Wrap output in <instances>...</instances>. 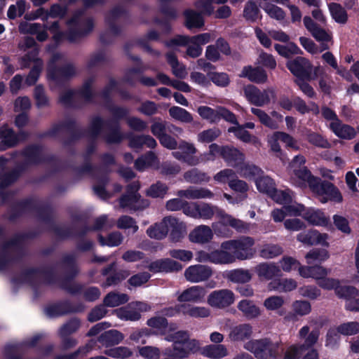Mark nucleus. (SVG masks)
Returning a JSON list of instances; mask_svg holds the SVG:
<instances>
[{"mask_svg": "<svg viewBox=\"0 0 359 359\" xmlns=\"http://www.w3.org/2000/svg\"><path fill=\"white\" fill-rule=\"evenodd\" d=\"M105 107L112 114V118L104 121L109 132L104 135V140L107 144H119L126 138L121 130L120 121L125 119L129 114V109L124 107L114 105L111 103L105 104Z\"/></svg>", "mask_w": 359, "mask_h": 359, "instance_id": "f257e3e1", "label": "nucleus"}, {"mask_svg": "<svg viewBox=\"0 0 359 359\" xmlns=\"http://www.w3.org/2000/svg\"><path fill=\"white\" fill-rule=\"evenodd\" d=\"M62 55L55 53L52 55L47 64V78L49 81L54 82L57 86L62 87L72 78L76 74L74 65L72 63H67L58 66L57 62L61 60Z\"/></svg>", "mask_w": 359, "mask_h": 359, "instance_id": "f03ea898", "label": "nucleus"}, {"mask_svg": "<svg viewBox=\"0 0 359 359\" xmlns=\"http://www.w3.org/2000/svg\"><path fill=\"white\" fill-rule=\"evenodd\" d=\"M61 263L67 268V270L65 276L59 281L60 288L72 295L81 293L83 289V285L74 282V278L79 273L75 255L74 254L65 255L62 258Z\"/></svg>", "mask_w": 359, "mask_h": 359, "instance_id": "7ed1b4c3", "label": "nucleus"}, {"mask_svg": "<svg viewBox=\"0 0 359 359\" xmlns=\"http://www.w3.org/2000/svg\"><path fill=\"white\" fill-rule=\"evenodd\" d=\"M43 147L39 144L27 145L21 151V155L25 158V162L13 169L18 174L19 177L27 170L28 165H37L44 163H52L56 161L53 154L45 156L43 154Z\"/></svg>", "mask_w": 359, "mask_h": 359, "instance_id": "20e7f679", "label": "nucleus"}, {"mask_svg": "<svg viewBox=\"0 0 359 359\" xmlns=\"http://www.w3.org/2000/svg\"><path fill=\"white\" fill-rule=\"evenodd\" d=\"M255 240L250 236H243L236 239H231L222 243L221 248L229 250L233 259L245 260L252 259L255 255L253 246Z\"/></svg>", "mask_w": 359, "mask_h": 359, "instance_id": "39448f33", "label": "nucleus"}, {"mask_svg": "<svg viewBox=\"0 0 359 359\" xmlns=\"http://www.w3.org/2000/svg\"><path fill=\"white\" fill-rule=\"evenodd\" d=\"M215 214L220 219V222L224 227L229 226L238 231L244 227L243 221L227 215L217 206L206 203H198L197 219H211Z\"/></svg>", "mask_w": 359, "mask_h": 359, "instance_id": "423d86ee", "label": "nucleus"}, {"mask_svg": "<svg viewBox=\"0 0 359 359\" xmlns=\"http://www.w3.org/2000/svg\"><path fill=\"white\" fill-rule=\"evenodd\" d=\"M208 155L211 156V160H215L218 155L232 168L241 167L245 161V154L231 145L219 146L216 143H212L209 146Z\"/></svg>", "mask_w": 359, "mask_h": 359, "instance_id": "0eeeda50", "label": "nucleus"}, {"mask_svg": "<svg viewBox=\"0 0 359 359\" xmlns=\"http://www.w3.org/2000/svg\"><path fill=\"white\" fill-rule=\"evenodd\" d=\"M244 348L252 353L257 359L277 358L279 344L269 338L250 340L244 344Z\"/></svg>", "mask_w": 359, "mask_h": 359, "instance_id": "6e6552de", "label": "nucleus"}, {"mask_svg": "<svg viewBox=\"0 0 359 359\" xmlns=\"http://www.w3.org/2000/svg\"><path fill=\"white\" fill-rule=\"evenodd\" d=\"M104 120L100 116H93L86 130V137L90 138L85 151L82 154L83 161H90L93 154L97 150L96 140L100 135L104 126Z\"/></svg>", "mask_w": 359, "mask_h": 359, "instance_id": "1a4fd4ad", "label": "nucleus"}, {"mask_svg": "<svg viewBox=\"0 0 359 359\" xmlns=\"http://www.w3.org/2000/svg\"><path fill=\"white\" fill-rule=\"evenodd\" d=\"M313 193L321 196V202L326 203L328 201L341 203L343 200L341 194L338 188L332 182L322 180L320 177L311 188Z\"/></svg>", "mask_w": 359, "mask_h": 359, "instance_id": "9d476101", "label": "nucleus"}, {"mask_svg": "<svg viewBox=\"0 0 359 359\" xmlns=\"http://www.w3.org/2000/svg\"><path fill=\"white\" fill-rule=\"evenodd\" d=\"M35 275L42 276L43 283L46 285L55 284L57 280L56 272L53 267H30L24 270L20 277L23 282L34 285Z\"/></svg>", "mask_w": 359, "mask_h": 359, "instance_id": "9b49d317", "label": "nucleus"}, {"mask_svg": "<svg viewBox=\"0 0 359 359\" xmlns=\"http://www.w3.org/2000/svg\"><path fill=\"white\" fill-rule=\"evenodd\" d=\"M288 70L301 81L310 80L313 72V65L310 60L302 56H297L286 62Z\"/></svg>", "mask_w": 359, "mask_h": 359, "instance_id": "f8f14e48", "label": "nucleus"}, {"mask_svg": "<svg viewBox=\"0 0 359 359\" xmlns=\"http://www.w3.org/2000/svg\"><path fill=\"white\" fill-rule=\"evenodd\" d=\"M83 309V304L73 305L69 300L65 299L48 305L45 308V312L50 318H57L70 313L82 312Z\"/></svg>", "mask_w": 359, "mask_h": 359, "instance_id": "ddd939ff", "label": "nucleus"}, {"mask_svg": "<svg viewBox=\"0 0 359 359\" xmlns=\"http://www.w3.org/2000/svg\"><path fill=\"white\" fill-rule=\"evenodd\" d=\"M34 207V198L32 197L25 198L16 201L11 204L8 210V219L11 222L22 217L27 212L32 210Z\"/></svg>", "mask_w": 359, "mask_h": 359, "instance_id": "4468645a", "label": "nucleus"}, {"mask_svg": "<svg viewBox=\"0 0 359 359\" xmlns=\"http://www.w3.org/2000/svg\"><path fill=\"white\" fill-rule=\"evenodd\" d=\"M233 292L228 289H222L212 292L208 298V304L213 307L224 309L234 302Z\"/></svg>", "mask_w": 359, "mask_h": 359, "instance_id": "2eb2a0df", "label": "nucleus"}, {"mask_svg": "<svg viewBox=\"0 0 359 359\" xmlns=\"http://www.w3.org/2000/svg\"><path fill=\"white\" fill-rule=\"evenodd\" d=\"M36 55V53L30 52L22 57L24 62H33L34 63L25 79V83L29 86H34L37 82L43 69V60L37 57Z\"/></svg>", "mask_w": 359, "mask_h": 359, "instance_id": "dca6fc26", "label": "nucleus"}, {"mask_svg": "<svg viewBox=\"0 0 359 359\" xmlns=\"http://www.w3.org/2000/svg\"><path fill=\"white\" fill-rule=\"evenodd\" d=\"M147 269L154 273H170L181 271L182 265L177 261L169 258H164L151 262L147 266Z\"/></svg>", "mask_w": 359, "mask_h": 359, "instance_id": "f3484780", "label": "nucleus"}, {"mask_svg": "<svg viewBox=\"0 0 359 359\" xmlns=\"http://www.w3.org/2000/svg\"><path fill=\"white\" fill-rule=\"evenodd\" d=\"M199 261H208L214 264H231L234 262L233 256L229 250H215L210 252H200Z\"/></svg>", "mask_w": 359, "mask_h": 359, "instance_id": "a211bd4d", "label": "nucleus"}, {"mask_svg": "<svg viewBox=\"0 0 359 359\" xmlns=\"http://www.w3.org/2000/svg\"><path fill=\"white\" fill-rule=\"evenodd\" d=\"M243 93L248 101L257 107L264 106L270 100L266 91L262 92L257 87L252 84L245 86Z\"/></svg>", "mask_w": 359, "mask_h": 359, "instance_id": "6ab92c4d", "label": "nucleus"}, {"mask_svg": "<svg viewBox=\"0 0 359 359\" xmlns=\"http://www.w3.org/2000/svg\"><path fill=\"white\" fill-rule=\"evenodd\" d=\"M327 238V234L320 233L318 231L315 229L304 231L299 233L297 236V241L304 245H313L320 244L325 247L329 245L328 243L326 241Z\"/></svg>", "mask_w": 359, "mask_h": 359, "instance_id": "aec40b11", "label": "nucleus"}, {"mask_svg": "<svg viewBox=\"0 0 359 359\" xmlns=\"http://www.w3.org/2000/svg\"><path fill=\"white\" fill-rule=\"evenodd\" d=\"M212 275V270L208 266L196 264L189 266L184 272L187 280L198 283L208 280Z\"/></svg>", "mask_w": 359, "mask_h": 359, "instance_id": "412c9836", "label": "nucleus"}, {"mask_svg": "<svg viewBox=\"0 0 359 359\" xmlns=\"http://www.w3.org/2000/svg\"><path fill=\"white\" fill-rule=\"evenodd\" d=\"M81 25L83 27V29H79L77 27H70L66 32V39L69 42H75L78 39H82L88 35L94 28V22L93 18H87L82 20Z\"/></svg>", "mask_w": 359, "mask_h": 359, "instance_id": "4be33fe9", "label": "nucleus"}, {"mask_svg": "<svg viewBox=\"0 0 359 359\" xmlns=\"http://www.w3.org/2000/svg\"><path fill=\"white\" fill-rule=\"evenodd\" d=\"M255 270L261 280H274L282 276L280 268L275 263H260L255 266Z\"/></svg>", "mask_w": 359, "mask_h": 359, "instance_id": "5701e85b", "label": "nucleus"}, {"mask_svg": "<svg viewBox=\"0 0 359 359\" xmlns=\"http://www.w3.org/2000/svg\"><path fill=\"white\" fill-rule=\"evenodd\" d=\"M328 271L319 265L312 266V271H311L310 278H313L317 280V284L319 287L324 290H330L334 287L333 283L337 281L335 278H327Z\"/></svg>", "mask_w": 359, "mask_h": 359, "instance_id": "b1692460", "label": "nucleus"}, {"mask_svg": "<svg viewBox=\"0 0 359 359\" xmlns=\"http://www.w3.org/2000/svg\"><path fill=\"white\" fill-rule=\"evenodd\" d=\"M18 135L15 130L6 125L0 128V151L14 148L19 144Z\"/></svg>", "mask_w": 359, "mask_h": 359, "instance_id": "393cba45", "label": "nucleus"}, {"mask_svg": "<svg viewBox=\"0 0 359 359\" xmlns=\"http://www.w3.org/2000/svg\"><path fill=\"white\" fill-rule=\"evenodd\" d=\"M302 217L313 225L327 226L330 224V218L318 209L306 208Z\"/></svg>", "mask_w": 359, "mask_h": 359, "instance_id": "a878e982", "label": "nucleus"}, {"mask_svg": "<svg viewBox=\"0 0 359 359\" xmlns=\"http://www.w3.org/2000/svg\"><path fill=\"white\" fill-rule=\"evenodd\" d=\"M240 77L247 78L251 82L256 83H264L268 79L266 72L262 67H252L250 65L243 68Z\"/></svg>", "mask_w": 359, "mask_h": 359, "instance_id": "bb28decb", "label": "nucleus"}, {"mask_svg": "<svg viewBox=\"0 0 359 359\" xmlns=\"http://www.w3.org/2000/svg\"><path fill=\"white\" fill-rule=\"evenodd\" d=\"M304 25L306 29L311 34L313 37L318 41H329L330 36L323 28L320 27L314 22L310 16H304Z\"/></svg>", "mask_w": 359, "mask_h": 359, "instance_id": "cd10ccee", "label": "nucleus"}, {"mask_svg": "<svg viewBox=\"0 0 359 359\" xmlns=\"http://www.w3.org/2000/svg\"><path fill=\"white\" fill-rule=\"evenodd\" d=\"M330 130L339 138L342 140H352L356 136V131L350 125L343 123L341 120L338 122L330 123Z\"/></svg>", "mask_w": 359, "mask_h": 359, "instance_id": "c85d7f7f", "label": "nucleus"}, {"mask_svg": "<svg viewBox=\"0 0 359 359\" xmlns=\"http://www.w3.org/2000/svg\"><path fill=\"white\" fill-rule=\"evenodd\" d=\"M119 205L123 208H128L136 211L147 208L149 203L147 200L141 199L140 197L123 194L119 198Z\"/></svg>", "mask_w": 359, "mask_h": 359, "instance_id": "c756f323", "label": "nucleus"}, {"mask_svg": "<svg viewBox=\"0 0 359 359\" xmlns=\"http://www.w3.org/2000/svg\"><path fill=\"white\" fill-rule=\"evenodd\" d=\"M177 196L180 198L184 197L187 199L212 198L214 196V194L207 188L190 187L187 189L179 190Z\"/></svg>", "mask_w": 359, "mask_h": 359, "instance_id": "7c9ffc66", "label": "nucleus"}, {"mask_svg": "<svg viewBox=\"0 0 359 359\" xmlns=\"http://www.w3.org/2000/svg\"><path fill=\"white\" fill-rule=\"evenodd\" d=\"M184 26L189 30L200 29L205 25L204 18L201 13L192 9H186L183 13Z\"/></svg>", "mask_w": 359, "mask_h": 359, "instance_id": "2f4dec72", "label": "nucleus"}, {"mask_svg": "<svg viewBox=\"0 0 359 359\" xmlns=\"http://www.w3.org/2000/svg\"><path fill=\"white\" fill-rule=\"evenodd\" d=\"M170 231V238L173 242H178L184 237L183 225L175 217H168L163 219Z\"/></svg>", "mask_w": 359, "mask_h": 359, "instance_id": "473e14b6", "label": "nucleus"}, {"mask_svg": "<svg viewBox=\"0 0 359 359\" xmlns=\"http://www.w3.org/2000/svg\"><path fill=\"white\" fill-rule=\"evenodd\" d=\"M213 237V233L210 227L206 225H201L195 228L189 234L191 242L197 243H207Z\"/></svg>", "mask_w": 359, "mask_h": 359, "instance_id": "72a5a7b5", "label": "nucleus"}, {"mask_svg": "<svg viewBox=\"0 0 359 359\" xmlns=\"http://www.w3.org/2000/svg\"><path fill=\"white\" fill-rule=\"evenodd\" d=\"M205 295L203 287L196 285L192 286L184 290L177 297L180 302H200Z\"/></svg>", "mask_w": 359, "mask_h": 359, "instance_id": "f704fd0d", "label": "nucleus"}, {"mask_svg": "<svg viewBox=\"0 0 359 359\" xmlns=\"http://www.w3.org/2000/svg\"><path fill=\"white\" fill-rule=\"evenodd\" d=\"M200 350V343L195 339L190 338L182 346L174 348V352L177 358H187L191 354L196 353Z\"/></svg>", "mask_w": 359, "mask_h": 359, "instance_id": "c9c22d12", "label": "nucleus"}, {"mask_svg": "<svg viewBox=\"0 0 359 359\" xmlns=\"http://www.w3.org/2000/svg\"><path fill=\"white\" fill-rule=\"evenodd\" d=\"M238 309L243 313V316L248 320L257 318L261 314L259 308L250 299H242L237 305Z\"/></svg>", "mask_w": 359, "mask_h": 359, "instance_id": "e433bc0d", "label": "nucleus"}, {"mask_svg": "<svg viewBox=\"0 0 359 359\" xmlns=\"http://www.w3.org/2000/svg\"><path fill=\"white\" fill-rule=\"evenodd\" d=\"M124 339L123 334L116 330L105 331L98 337V341L105 347L118 344Z\"/></svg>", "mask_w": 359, "mask_h": 359, "instance_id": "4c0bfd02", "label": "nucleus"}, {"mask_svg": "<svg viewBox=\"0 0 359 359\" xmlns=\"http://www.w3.org/2000/svg\"><path fill=\"white\" fill-rule=\"evenodd\" d=\"M252 334V326L248 323H243L233 327L230 332L229 337L234 341H241L250 339Z\"/></svg>", "mask_w": 359, "mask_h": 359, "instance_id": "58836bf2", "label": "nucleus"}, {"mask_svg": "<svg viewBox=\"0 0 359 359\" xmlns=\"http://www.w3.org/2000/svg\"><path fill=\"white\" fill-rule=\"evenodd\" d=\"M259 6H262L261 4L258 6L254 0L248 1L243 8V18L250 22H255L258 20H262V15Z\"/></svg>", "mask_w": 359, "mask_h": 359, "instance_id": "ea45409f", "label": "nucleus"}, {"mask_svg": "<svg viewBox=\"0 0 359 359\" xmlns=\"http://www.w3.org/2000/svg\"><path fill=\"white\" fill-rule=\"evenodd\" d=\"M226 278L230 282L241 285L248 283L252 280V275L249 270L238 268L229 271Z\"/></svg>", "mask_w": 359, "mask_h": 359, "instance_id": "a19ab883", "label": "nucleus"}, {"mask_svg": "<svg viewBox=\"0 0 359 359\" xmlns=\"http://www.w3.org/2000/svg\"><path fill=\"white\" fill-rule=\"evenodd\" d=\"M95 82V77L90 76L86 79L81 86L77 89V95L83 98L87 103H92L95 97L93 90V85Z\"/></svg>", "mask_w": 359, "mask_h": 359, "instance_id": "79ce46f5", "label": "nucleus"}, {"mask_svg": "<svg viewBox=\"0 0 359 359\" xmlns=\"http://www.w3.org/2000/svg\"><path fill=\"white\" fill-rule=\"evenodd\" d=\"M335 280L337 282L333 283L334 287L329 290H334L335 294L339 298L349 301L358 294V291L355 287L351 285L342 286L340 285L339 280L335 278Z\"/></svg>", "mask_w": 359, "mask_h": 359, "instance_id": "37998d69", "label": "nucleus"}, {"mask_svg": "<svg viewBox=\"0 0 359 359\" xmlns=\"http://www.w3.org/2000/svg\"><path fill=\"white\" fill-rule=\"evenodd\" d=\"M74 118L66 119L59 123L54 124L52 128L43 133H39L38 137L45 138L47 137H55L58 133L62 130H72L74 126Z\"/></svg>", "mask_w": 359, "mask_h": 359, "instance_id": "c03bdc74", "label": "nucleus"}, {"mask_svg": "<svg viewBox=\"0 0 359 359\" xmlns=\"http://www.w3.org/2000/svg\"><path fill=\"white\" fill-rule=\"evenodd\" d=\"M327 6L332 18L336 22L344 25L348 22V13L340 4L332 2L328 4Z\"/></svg>", "mask_w": 359, "mask_h": 359, "instance_id": "a18cd8bd", "label": "nucleus"}, {"mask_svg": "<svg viewBox=\"0 0 359 359\" xmlns=\"http://www.w3.org/2000/svg\"><path fill=\"white\" fill-rule=\"evenodd\" d=\"M176 310L178 313H182L184 315H189L194 318L208 317L210 314L209 311L204 307H191L190 305L186 304H177Z\"/></svg>", "mask_w": 359, "mask_h": 359, "instance_id": "49530a36", "label": "nucleus"}, {"mask_svg": "<svg viewBox=\"0 0 359 359\" xmlns=\"http://www.w3.org/2000/svg\"><path fill=\"white\" fill-rule=\"evenodd\" d=\"M271 290L279 292H290L297 287L296 280L292 278H277L271 281L269 284Z\"/></svg>", "mask_w": 359, "mask_h": 359, "instance_id": "de8ad7c7", "label": "nucleus"}, {"mask_svg": "<svg viewBox=\"0 0 359 359\" xmlns=\"http://www.w3.org/2000/svg\"><path fill=\"white\" fill-rule=\"evenodd\" d=\"M32 210H34L36 212L39 219L46 224H50V226L54 223L53 218V208L49 203L38 205L37 201L34 199V207L32 208Z\"/></svg>", "mask_w": 359, "mask_h": 359, "instance_id": "09e8293b", "label": "nucleus"}, {"mask_svg": "<svg viewBox=\"0 0 359 359\" xmlns=\"http://www.w3.org/2000/svg\"><path fill=\"white\" fill-rule=\"evenodd\" d=\"M202 354L210 358H222L227 355L228 351L223 344H210L203 347Z\"/></svg>", "mask_w": 359, "mask_h": 359, "instance_id": "8fccbe9b", "label": "nucleus"}, {"mask_svg": "<svg viewBox=\"0 0 359 359\" xmlns=\"http://www.w3.org/2000/svg\"><path fill=\"white\" fill-rule=\"evenodd\" d=\"M184 180L191 184H201L208 182L210 180V176L199 169L194 168L187 170L184 174Z\"/></svg>", "mask_w": 359, "mask_h": 359, "instance_id": "3c124183", "label": "nucleus"}, {"mask_svg": "<svg viewBox=\"0 0 359 359\" xmlns=\"http://www.w3.org/2000/svg\"><path fill=\"white\" fill-rule=\"evenodd\" d=\"M255 184L259 192L266 194L269 197L274 193L276 189L274 180L269 176L258 177L255 181Z\"/></svg>", "mask_w": 359, "mask_h": 359, "instance_id": "603ef678", "label": "nucleus"}, {"mask_svg": "<svg viewBox=\"0 0 359 359\" xmlns=\"http://www.w3.org/2000/svg\"><path fill=\"white\" fill-rule=\"evenodd\" d=\"M283 252V249L280 245L272 243L263 245L259 251V256L266 259L275 258Z\"/></svg>", "mask_w": 359, "mask_h": 359, "instance_id": "864d4df0", "label": "nucleus"}, {"mask_svg": "<svg viewBox=\"0 0 359 359\" xmlns=\"http://www.w3.org/2000/svg\"><path fill=\"white\" fill-rule=\"evenodd\" d=\"M123 237L118 231L110 233L107 238L102 235H98V241L102 246L116 247L120 245L123 242Z\"/></svg>", "mask_w": 359, "mask_h": 359, "instance_id": "5fc2aeb1", "label": "nucleus"}, {"mask_svg": "<svg viewBox=\"0 0 359 359\" xmlns=\"http://www.w3.org/2000/svg\"><path fill=\"white\" fill-rule=\"evenodd\" d=\"M67 132H68L70 135L63 140L62 145L64 147H73L76 142L81 139L83 137L86 136V130L83 131L79 128L76 120H74V126H73V129L72 130H67Z\"/></svg>", "mask_w": 359, "mask_h": 359, "instance_id": "6e6d98bb", "label": "nucleus"}, {"mask_svg": "<svg viewBox=\"0 0 359 359\" xmlns=\"http://www.w3.org/2000/svg\"><path fill=\"white\" fill-rule=\"evenodd\" d=\"M228 132L233 133L235 137L239 140L245 143H250L255 142L257 137L252 135L248 130L243 128L241 124L236 125V126H231L228 128Z\"/></svg>", "mask_w": 359, "mask_h": 359, "instance_id": "4d7b16f0", "label": "nucleus"}, {"mask_svg": "<svg viewBox=\"0 0 359 359\" xmlns=\"http://www.w3.org/2000/svg\"><path fill=\"white\" fill-rule=\"evenodd\" d=\"M169 114L172 118L183 123H189L193 121L191 113L177 106L171 107L169 109Z\"/></svg>", "mask_w": 359, "mask_h": 359, "instance_id": "13d9d810", "label": "nucleus"}, {"mask_svg": "<svg viewBox=\"0 0 359 359\" xmlns=\"http://www.w3.org/2000/svg\"><path fill=\"white\" fill-rule=\"evenodd\" d=\"M168 191V187L165 183L158 181L149 187L146 191V194L153 198H163L167 194Z\"/></svg>", "mask_w": 359, "mask_h": 359, "instance_id": "bf43d9fd", "label": "nucleus"}, {"mask_svg": "<svg viewBox=\"0 0 359 359\" xmlns=\"http://www.w3.org/2000/svg\"><path fill=\"white\" fill-rule=\"evenodd\" d=\"M168 233V228L166 224H155L149 226L147 230V234L151 238L161 240L164 238Z\"/></svg>", "mask_w": 359, "mask_h": 359, "instance_id": "052dcab7", "label": "nucleus"}, {"mask_svg": "<svg viewBox=\"0 0 359 359\" xmlns=\"http://www.w3.org/2000/svg\"><path fill=\"white\" fill-rule=\"evenodd\" d=\"M261 8L272 19L280 21L284 20L286 16V13L284 10L275 4L265 3L263 6H261Z\"/></svg>", "mask_w": 359, "mask_h": 359, "instance_id": "680f3d73", "label": "nucleus"}, {"mask_svg": "<svg viewBox=\"0 0 359 359\" xmlns=\"http://www.w3.org/2000/svg\"><path fill=\"white\" fill-rule=\"evenodd\" d=\"M306 140L311 144L316 147L322 149H328L331 147V144L328 140L322 135L316 132H309L306 135Z\"/></svg>", "mask_w": 359, "mask_h": 359, "instance_id": "e2e57ef3", "label": "nucleus"}, {"mask_svg": "<svg viewBox=\"0 0 359 359\" xmlns=\"http://www.w3.org/2000/svg\"><path fill=\"white\" fill-rule=\"evenodd\" d=\"M104 353L115 359H124L132 356L133 352L126 346H118L104 351Z\"/></svg>", "mask_w": 359, "mask_h": 359, "instance_id": "0e129e2a", "label": "nucleus"}, {"mask_svg": "<svg viewBox=\"0 0 359 359\" xmlns=\"http://www.w3.org/2000/svg\"><path fill=\"white\" fill-rule=\"evenodd\" d=\"M190 338V334L188 331L186 330H180L177 331L172 334H169L166 339L168 341L172 342V350L174 351V348L182 346L184 343H186Z\"/></svg>", "mask_w": 359, "mask_h": 359, "instance_id": "69168bd1", "label": "nucleus"}, {"mask_svg": "<svg viewBox=\"0 0 359 359\" xmlns=\"http://www.w3.org/2000/svg\"><path fill=\"white\" fill-rule=\"evenodd\" d=\"M116 316L123 320L137 321L141 318V314L136 309L121 307L116 310Z\"/></svg>", "mask_w": 359, "mask_h": 359, "instance_id": "338daca9", "label": "nucleus"}, {"mask_svg": "<svg viewBox=\"0 0 359 359\" xmlns=\"http://www.w3.org/2000/svg\"><path fill=\"white\" fill-rule=\"evenodd\" d=\"M34 97L37 108L41 109L50 105L48 97L45 93L44 88L42 85H37L34 90Z\"/></svg>", "mask_w": 359, "mask_h": 359, "instance_id": "774afa93", "label": "nucleus"}]
</instances>
